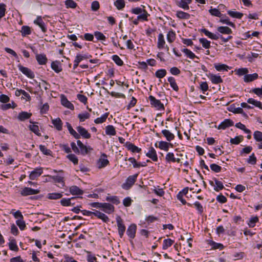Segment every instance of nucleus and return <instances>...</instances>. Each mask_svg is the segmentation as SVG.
<instances>
[{
    "label": "nucleus",
    "instance_id": "9",
    "mask_svg": "<svg viewBox=\"0 0 262 262\" xmlns=\"http://www.w3.org/2000/svg\"><path fill=\"white\" fill-rule=\"evenodd\" d=\"M137 230V226L135 224H132L127 229L126 234L130 239H133L135 237Z\"/></svg>",
    "mask_w": 262,
    "mask_h": 262
},
{
    "label": "nucleus",
    "instance_id": "1",
    "mask_svg": "<svg viewBox=\"0 0 262 262\" xmlns=\"http://www.w3.org/2000/svg\"><path fill=\"white\" fill-rule=\"evenodd\" d=\"M131 12L134 14L138 15V20H142L143 21L148 20V16H149V14L144 9L136 7L133 8L131 10Z\"/></svg>",
    "mask_w": 262,
    "mask_h": 262
},
{
    "label": "nucleus",
    "instance_id": "41",
    "mask_svg": "<svg viewBox=\"0 0 262 262\" xmlns=\"http://www.w3.org/2000/svg\"><path fill=\"white\" fill-rule=\"evenodd\" d=\"M227 13L230 16L238 19H241L243 16V14L242 13L236 11H233L231 10L228 11Z\"/></svg>",
    "mask_w": 262,
    "mask_h": 262
},
{
    "label": "nucleus",
    "instance_id": "27",
    "mask_svg": "<svg viewBox=\"0 0 262 262\" xmlns=\"http://www.w3.org/2000/svg\"><path fill=\"white\" fill-rule=\"evenodd\" d=\"M258 77V75L257 73H254L252 74H247L245 75L244 80V81L246 82H250L257 79Z\"/></svg>",
    "mask_w": 262,
    "mask_h": 262
},
{
    "label": "nucleus",
    "instance_id": "36",
    "mask_svg": "<svg viewBox=\"0 0 262 262\" xmlns=\"http://www.w3.org/2000/svg\"><path fill=\"white\" fill-rule=\"evenodd\" d=\"M220 18L221 19L220 20V21L223 24H225L232 27H235V24H233L232 22L230 21L228 17H227L225 15L223 14V16Z\"/></svg>",
    "mask_w": 262,
    "mask_h": 262
},
{
    "label": "nucleus",
    "instance_id": "17",
    "mask_svg": "<svg viewBox=\"0 0 262 262\" xmlns=\"http://www.w3.org/2000/svg\"><path fill=\"white\" fill-rule=\"evenodd\" d=\"M77 132L83 138L85 139H90L91 137V134L84 127L79 126L76 128Z\"/></svg>",
    "mask_w": 262,
    "mask_h": 262
},
{
    "label": "nucleus",
    "instance_id": "49",
    "mask_svg": "<svg viewBox=\"0 0 262 262\" xmlns=\"http://www.w3.org/2000/svg\"><path fill=\"white\" fill-rule=\"evenodd\" d=\"M64 4L67 8L74 9L77 6V4L73 0H66Z\"/></svg>",
    "mask_w": 262,
    "mask_h": 262
},
{
    "label": "nucleus",
    "instance_id": "64",
    "mask_svg": "<svg viewBox=\"0 0 262 262\" xmlns=\"http://www.w3.org/2000/svg\"><path fill=\"white\" fill-rule=\"evenodd\" d=\"M250 92L253 93L258 96L262 98V88L253 89L250 91Z\"/></svg>",
    "mask_w": 262,
    "mask_h": 262
},
{
    "label": "nucleus",
    "instance_id": "48",
    "mask_svg": "<svg viewBox=\"0 0 262 262\" xmlns=\"http://www.w3.org/2000/svg\"><path fill=\"white\" fill-rule=\"evenodd\" d=\"M114 5L118 10H122L124 8L125 4L124 0H116L114 2Z\"/></svg>",
    "mask_w": 262,
    "mask_h": 262
},
{
    "label": "nucleus",
    "instance_id": "39",
    "mask_svg": "<svg viewBox=\"0 0 262 262\" xmlns=\"http://www.w3.org/2000/svg\"><path fill=\"white\" fill-rule=\"evenodd\" d=\"M168 81L169 82L171 87L176 91L179 90V87L173 77H169L168 78Z\"/></svg>",
    "mask_w": 262,
    "mask_h": 262
},
{
    "label": "nucleus",
    "instance_id": "45",
    "mask_svg": "<svg viewBox=\"0 0 262 262\" xmlns=\"http://www.w3.org/2000/svg\"><path fill=\"white\" fill-rule=\"evenodd\" d=\"M209 12L212 16L221 17L223 16V14L221 13V12L219 10V9L216 8H212V7L209 10Z\"/></svg>",
    "mask_w": 262,
    "mask_h": 262
},
{
    "label": "nucleus",
    "instance_id": "29",
    "mask_svg": "<svg viewBox=\"0 0 262 262\" xmlns=\"http://www.w3.org/2000/svg\"><path fill=\"white\" fill-rule=\"evenodd\" d=\"M217 30L222 34H230L232 31L228 27L220 26L217 28Z\"/></svg>",
    "mask_w": 262,
    "mask_h": 262
},
{
    "label": "nucleus",
    "instance_id": "6",
    "mask_svg": "<svg viewBox=\"0 0 262 262\" xmlns=\"http://www.w3.org/2000/svg\"><path fill=\"white\" fill-rule=\"evenodd\" d=\"M18 68L20 71H21L24 74L27 76L28 77L33 79L34 78L35 75L34 73L29 68L25 67L19 64L18 65Z\"/></svg>",
    "mask_w": 262,
    "mask_h": 262
},
{
    "label": "nucleus",
    "instance_id": "24",
    "mask_svg": "<svg viewBox=\"0 0 262 262\" xmlns=\"http://www.w3.org/2000/svg\"><path fill=\"white\" fill-rule=\"evenodd\" d=\"M69 191L72 195H81L83 193V191L75 185L70 187Z\"/></svg>",
    "mask_w": 262,
    "mask_h": 262
},
{
    "label": "nucleus",
    "instance_id": "44",
    "mask_svg": "<svg viewBox=\"0 0 262 262\" xmlns=\"http://www.w3.org/2000/svg\"><path fill=\"white\" fill-rule=\"evenodd\" d=\"M182 51L188 57L191 59H193L194 58H199L193 52L187 48L182 49Z\"/></svg>",
    "mask_w": 262,
    "mask_h": 262
},
{
    "label": "nucleus",
    "instance_id": "3",
    "mask_svg": "<svg viewBox=\"0 0 262 262\" xmlns=\"http://www.w3.org/2000/svg\"><path fill=\"white\" fill-rule=\"evenodd\" d=\"M117 225L118 227V232L120 237L122 238L126 230V227L124 224V221L120 216L117 215L116 218Z\"/></svg>",
    "mask_w": 262,
    "mask_h": 262
},
{
    "label": "nucleus",
    "instance_id": "34",
    "mask_svg": "<svg viewBox=\"0 0 262 262\" xmlns=\"http://www.w3.org/2000/svg\"><path fill=\"white\" fill-rule=\"evenodd\" d=\"M9 248L11 250L14 251H17L18 250V246L16 244V240L14 238L10 239V242L8 243Z\"/></svg>",
    "mask_w": 262,
    "mask_h": 262
},
{
    "label": "nucleus",
    "instance_id": "62",
    "mask_svg": "<svg viewBox=\"0 0 262 262\" xmlns=\"http://www.w3.org/2000/svg\"><path fill=\"white\" fill-rule=\"evenodd\" d=\"M254 138L256 141H262V132L260 131H255L253 134Z\"/></svg>",
    "mask_w": 262,
    "mask_h": 262
},
{
    "label": "nucleus",
    "instance_id": "25",
    "mask_svg": "<svg viewBox=\"0 0 262 262\" xmlns=\"http://www.w3.org/2000/svg\"><path fill=\"white\" fill-rule=\"evenodd\" d=\"M52 124L58 130H61L62 129V122L60 118H57L52 120Z\"/></svg>",
    "mask_w": 262,
    "mask_h": 262
},
{
    "label": "nucleus",
    "instance_id": "22",
    "mask_svg": "<svg viewBox=\"0 0 262 262\" xmlns=\"http://www.w3.org/2000/svg\"><path fill=\"white\" fill-rule=\"evenodd\" d=\"M165 160L167 162H175L180 163L181 161L180 159L176 158L172 152H168L165 157Z\"/></svg>",
    "mask_w": 262,
    "mask_h": 262
},
{
    "label": "nucleus",
    "instance_id": "8",
    "mask_svg": "<svg viewBox=\"0 0 262 262\" xmlns=\"http://www.w3.org/2000/svg\"><path fill=\"white\" fill-rule=\"evenodd\" d=\"M77 143L79 147L80 153L82 155H85L89 151L93 150L91 147L84 145L80 140H78Z\"/></svg>",
    "mask_w": 262,
    "mask_h": 262
},
{
    "label": "nucleus",
    "instance_id": "10",
    "mask_svg": "<svg viewBox=\"0 0 262 262\" xmlns=\"http://www.w3.org/2000/svg\"><path fill=\"white\" fill-rule=\"evenodd\" d=\"M38 189H34L30 187H25L20 192L23 196H27L32 194H36L39 193Z\"/></svg>",
    "mask_w": 262,
    "mask_h": 262
},
{
    "label": "nucleus",
    "instance_id": "63",
    "mask_svg": "<svg viewBox=\"0 0 262 262\" xmlns=\"http://www.w3.org/2000/svg\"><path fill=\"white\" fill-rule=\"evenodd\" d=\"M94 35L97 40H105L106 39V37L104 34L99 31L95 32Z\"/></svg>",
    "mask_w": 262,
    "mask_h": 262
},
{
    "label": "nucleus",
    "instance_id": "30",
    "mask_svg": "<svg viewBox=\"0 0 262 262\" xmlns=\"http://www.w3.org/2000/svg\"><path fill=\"white\" fill-rule=\"evenodd\" d=\"M192 2V0H181L178 4V6L184 10H188L189 7L188 6Z\"/></svg>",
    "mask_w": 262,
    "mask_h": 262
},
{
    "label": "nucleus",
    "instance_id": "4",
    "mask_svg": "<svg viewBox=\"0 0 262 262\" xmlns=\"http://www.w3.org/2000/svg\"><path fill=\"white\" fill-rule=\"evenodd\" d=\"M138 174L129 176L125 183L122 185V188L125 190L129 189L136 181Z\"/></svg>",
    "mask_w": 262,
    "mask_h": 262
},
{
    "label": "nucleus",
    "instance_id": "52",
    "mask_svg": "<svg viewBox=\"0 0 262 262\" xmlns=\"http://www.w3.org/2000/svg\"><path fill=\"white\" fill-rule=\"evenodd\" d=\"M166 73L165 69H160L156 72L155 76L158 78H162L165 76Z\"/></svg>",
    "mask_w": 262,
    "mask_h": 262
},
{
    "label": "nucleus",
    "instance_id": "26",
    "mask_svg": "<svg viewBox=\"0 0 262 262\" xmlns=\"http://www.w3.org/2000/svg\"><path fill=\"white\" fill-rule=\"evenodd\" d=\"M32 116V114L27 112H21L19 113L17 118L20 121H23L25 120L29 119Z\"/></svg>",
    "mask_w": 262,
    "mask_h": 262
},
{
    "label": "nucleus",
    "instance_id": "13",
    "mask_svg": "<svg viewBox=\"0 0 262 262\" xmlns=\"http://www.w3.org/2000/svg\"><path fill=\"white\" fill-rule=\"evenodd\" d=\"M43 173V170L41 167L36 168L31 171L29 175V178L31 180H35L39 177Z\"/></svg>",
    "mask_w": 262,
    "mask_h": 262
},
{
    "label": "nucleus",
    "instance_id": "31",
    "mask_svg": "<svg viewBox=\"0 0 262 262\" xmlns=\"http://www.w3.org/2000/svg\"><path fill=\"white\" fill-rule=\"evenodd\" d=\"M165 41L164 38V35L160 33L158 35L157 47L159 49H162L164 48Z\"/></svg>",
    "mask_w": 262,
    "mask_h": 262
},
{
    "label": "nucleus",
    "instance_id": "5",
    "mask_svg": "<svg viewBox=\"0 0 262 262\" xmlns=\"http://www.w3.org/2000/svg\"><path fill=\"white\" fill-rule=\"evenodd\" d=\"M148 98L151 106L156 107L157 110H164L163 104L159 100L156 99L151 95L149 96Z\"/></svg>",
    "mask_w": 262,
    "mask_h": 262
},
{
    "label": "nucleus",
    "instance_id": "11",
    "mask_svg": "<svg viewBox=\"0 0 262 262\" xmlns=\"http://www.w3.org/2000/svg\"><path fill=\"white\" fill-rule=\"evenodd\" d=\"M60 98L61 103L63 106L71 110H73L74 109V105L68 100L64 95H61Z\"/></svg>",
    "mask_w": 262,
    "mask_h": 262
},
{
    "label": "nucleus",
    "instance_id": "56",
    "mask_svg": "<svg viewBox=\"0 0 262 262\" xmlns=\"http://www.w3.org/2000/svg\"><path fill=\"white\" fill-rule=\"evenodd\" d=\"M21 33L23 36L30 34L31 33L30 28L27 26H23L21 27Z\"/></svg>",
    "mask_w": 262,
    "mask_h": 262
},
{
    "label": "nucleus",
    "instance_id": "32",
    "mask_svg": "<svg viewBox=\"0 0 262 262\" xmlns=\"http://www.w3.org/2000/svg\"><path fill=\"white\" fill-rule=\"evenodd\" d=\"M105 200L106 201L111 202L115 205H118L120 203L118 197L117 196L108 195L106 197Z\"/></svg>",
    "mask_w": 262,
    "mask_h": 262
},
{
    "label": "nucleus",
    "instance_id": "38",
    "mask_svg": "<svg viewBox=\"0 0 262 262\" xmlns=\"http://www.w3.org/2000/svg\"><path fill=\"white\" fill-rule=\"evenodd\" d=\"M62 192L48 193L47 198L50 200H57L62 197Z\"/></svg>",
    "mask_w": 262,
    "mask_h": 262
},
{
    "label": "nucleus",
    "instance_id": "16",
    "mask_svg": "<svg viewBox=\"0 0 262 262\" xmlns=\"http://www.w3.org/2000/svg\"><path fill=\"white\" fill-rule=\"evenodd\" d=\"M34 23L38 25L43 32L45 33L47 31V29L46 26L42 20L41 16H37V18L34 21Z\"/></svg>",
    "mask_w": 262,
    "mask_h": 262
},
{
    "label": "nucleus",
    "instance_id": "40",
    "mask_svg": "<svg viewBox=\"0 0 262 262\" xmlns=\"http://www.w3.org/2000/svg\"><path fill=\"white\" fill-rule=\"evenodd\" d=\"M176 39V33L172 30H170L167 34V39L169 43H171L174 41Z\"/></svg>",
    "mask_w": 262,
    "mask_h": 262
},
{
    "label": "nucleus",
    "instance_id": "42",
    "mask_svg": "<svg viewBox=\"0 0 262 262\" xmlns=\"http://www.w3.org/2000/svg\"><path fill=\"white\" fill-rule=\"evenodd\" d=\"M215 69L218 71H227L228 69H230L231 67L225 64H214Z\"/></svg>",
    "mask_w": 262,
    "mask_h": 262
},
{
    "label": "nucleus",
    "instance_id": "20",
    "mask_svg": "<svg viewBox=\"0 0 262 262\" xmlns=\"http://www.w3.org/2000/svg\"><path fill=\"white\" fill-rule=\"evenodd\" d=\"M125 146L128 150H130L133 152H140L141 149L135 146L134 144L130 142H126L125 144Z\"/></svg>",
    "mask_w": 262,
    "mask_h": 262
},
{
    "label": "nucleus",
    "instance_id": "51",
    "mask_svg": "<svg viewBox=\"0 0 262 262\" xmlns=\"http://www.w3.org/2000/svg\"><path fill=\"white\" fill-rule=\"evenodd\" d=\"M173 243L174 241L170 238L164 239L163 244V249L164 250L167 249L168 247H170Z\"/></svg>",
    "mask_w": 262,
    "mask_h": 262
},
{
    "label": "nucleus",
    "instance_id": "50",
    "mask_svg": "<svg viewBox=\"0 0 262 262\" xmlns=\"http://www.w3.org/2000/svg\"><path fill=\"white\" fill-rule=\"evenodd\" d=\"M199 41L205 49H209L210 47V41L207 39L201 38L199 39Z\"/></svg>",
    "mask_w": 262,
    "mask_h": 262
},
{
    "label": "nucleus",
    "instance_id": "33",
    "mask_svg": "<svg viewBox=\"0 0 262 262\" xmlns=\"http://www.w3.org/2000/svg\"><path fill=\"white\" fill-rule=\"evenodd\" d=\"M105 133L107 135L115 136L116 134V132L113 125H108L105 127Z\"/></svg>",
    "mask_w": 262,
    "mask_h": 262
},
{
    "label": "nucleus",
    "instance_id": "54",
    "mask_svg": "<svg viewBox=\"0 0 262 262\" xmlns=\"http://www.w3.org/2000/svg\"><path fill=\"white\" fill-rule=\"evenodd\" d=\"M209 244L214 249H219L220 250H222L224 248V246L223 244L215 243V242L212 241H210Z\"/></svg>",
    "mask_w": 262,
    "mask_h": 262
},
{
    "label": "nucleus",
    "instance_id": "46",
    "mask_svg": "<svg viewBox=\"0 0 262 262\" xmlns=\"http://www.w3.org/2000/svg\"><path fill=\"white\" fill-rule=\"evenodd\" d=\"M91 57V55L88 54H77L75 57V59L77 61L80 63L82 60L84 59H87Z\"/></svg>",
    "mask_w": 262,
    "mask_h": 262
},
{
    "label": "nucleus",
    "instance_id": "21",
    "mask_svg": "<svg viewBox=\"0 0 262 262\" xmlns=\"http://www.w3.org/2000/svg\"><path fill=\"white\" fill-rule=\"evenodd\" d=\"M76 198L72 197L71 198H63L60 200L61 205L63 206H70L75 205V203H72V201L75 199Z\"/></svg>",
    "mask_w": 262,
    "mask_h": 262
},
{
    "label": "nucleus",
    "instance_id": "61",
    "mask_svg": "<svg viewBox=\"0 0 262 262\" xmlns=\"http://www.w3.org/2000/svg\"><path fill=\"white\" fill-rule=\"evenodd\" d=\"M67 158L71 162H72L74 164H77L78 163V159L77 157L73 154H69L67 156Z\"/></svg>",
    "mask_w": 262,
    "mask_h": 262
},
{
    "label": "nucleus",
    "instance_id": "28",
    "mask_svg": "<svg viewBox=\"0 0 262 262\" xmlns=\"http://www.w3.org/2000/svg\"><path fill=\"white\" fill-rule=\"evenodd\" d=\"M162 133L168 141L170 142L174 138V135L168 130L163 129Z\"/></svg>",
    "mask_w": 262,
    "mask_h": 262
},
{
    "label": "nucleus",
    "instance_id": "15",
    "mask_svg": "<svg viewBox=\"0 0 262 262\" xmlns=\"http://www.w3.org/2000/svg\"><path fill=\"white\" fill-rule=\"evenodd\" d=\"M234 124L233 121L229 119H225L221 124L218 126L217 128L219 129H225L227 127L232 126Z\"/></svg>",
    "mask_w": 262,
    "mask_h": 262
},
{
    "label": "nucleus",
    "instance_id": "14",
    "mask_svg": "<svg viewBox=\"0 0 262 262\" xmlns=\"http://www.w3.org/2000/svg\"><path fill=\"white\" fill-rule=\"evenodd\" d=\"M207 76L210 79L211 82L213 84H216L223 82V79L219 75L209 73L207 75Z\"/></svg>",
    "mask_w": 262,
    "mask_h": 262
},
{
    "label": "nucleus",
    "instance_id": "53",
    "mask_svg": "<svg viewBox=\"0 0 262 262\" xmlns=\"http://www.w3.org/2000/svg\"><path fill=\"white\" fill-rule=\"evenodd\" d=\"M169 143H168V142L162 141L159 142L158 147L161 149L164 150L165 151H168L169 149Z\"/></svg>",
    "mask_w": 262,
    "mask_h": 262
},
{
    "label": "nucleus",
    "instance_id": "18",
    "mask_svg": "<svg viewBox=\"0 0 262 262\" xmlns=\"http://www.w3.org/2000/svg\"><path fill=\"white\" fill-rule=\"evenodd\" d=\"M146 156L154 161L156 162L158 161L157 152L153 147H150L149 148L148 151L146 154Z\"/></svg>",
    "mask_w": 262,
    "mask_h": 262
},
{
    "label": "nucleus",
    "instance_id": "19",
    "mask_svg": "<svg viewBox=\"0 0 262 262\" xmlns=\"http://www.w3.org/2000/svg\"><path fill=\"white\" fill-rule=\"evenodd\" d=\"M93 215L97 217L98 219L102 220L105 223H107L110 221L108 217L104 213L99 211L95 210V211L93 212Z\"/></svg>",
    "mask_w": 262,
    "mask_h": 262
},
{
    "label": "nucleus",
    "instance_id": "2",
    "mask_svg": "<svg viewBox=\"0 0 262 262\" xmlns=\"http://www.w3.org/2000/svg\"><path fill=\"white\" fill-rule=\"evenodd\" d=\"M201 32L204 33L206 36H208L209 38L212 39L217 40L220 38L224 42H228L230 39H231L232 38V36H228L227 37L225 38L223 37L222 35L213 34L205 28L202 29L201 30Z\"/></svg>",
    "mask_w": 262,
    "mask_h": 262
},
{
    "label": "nucleus",
    "instance_id": "12",
    "mask_svg": "<svg viewBox=\"0 0 262 262\" xmlns=\"http://www.w3.org/2000/svg\"><path fill=\"white\" fill-rule=\"evenodd\" d=\"M101 209L104 212L110 214L114 212L115 207L113 205L110 203H102Z\"/></svg>",
    "mask_w": 262,
    "mask_h": 262
},
{
    "label": "nucleus",
    "instance_id": "60",
    "mask_svg": "<svg viewBox=\"0 0 262 262\" xmlns=\"http://www.w3.org/2000/svg\"><path fill=\"white\" fill-rule=\"evenodd\" d=\"M112 59L115 62V63L119 66H122L123 64V61L117 55H113L112 56Z\"/></svg>",
    "mask_w": 262,
    "mask_h": 262
},
{
    "label": "nucleus",
    "instance_id": "37",
    "mask_svg": "<svg viewBox=\"0 0 262 262\" xmlns=\"http://www.w3.org/2000/svg\"><path fill=\"white\" fill-rule=\"evenodd\" d=\"M60 62L58 61H53L51 63L52 69L56 73H59L62 71V69L59 66Z\"/></svg>",
    "mask_w": 262,
    "mask_h": 262
},
{
    "label": "nucleus",
    "instance_id": "23",
    "mask_svg": "<svg viewBox=\"0 0 262 262\" xmlns=\"http://www.w3.org/2000/svg\"><path fill=\"white\" fill-rule=\"evenodd\" d=\"M36 59L40 65L45 64L48 60L46 55L43 54H37L36 55Z\"/></svg>",
    "mask_w": 262,
    "mask_h": 262
},
{
    "label": "nucleus",
    "instance_id": "59",
    "mask_svg": "<svg viewBox=\"0 0 262 262\" xmlns=\"http://www.w3.org/2000/svg\"><path fill=\"white\" fill-rule=\"evenodd\" d=\"M39 149L45 155H51L52 151L50 149H48L45 145H40Z\"/></svg>",
    "mask_w": 262,
    "mask_h": 262
},
{
    "label": "nucleus",
    "instance_id": "58",
    "mask_svg": "<svg viewBox=\"0 0 262 262\" xmlns=\"http://www.w3.org/2000/svg\"><path fill=\"white\" fill-rule=\"evenodd\" d=\"M51 179L54 181L55 182L61 183L62 186H64V183L63 182V177L60 176H51Z\"/></svg>",
    "mask_w": 262,
    "mask_h": 262
},
{
    "label": "nucleus",
    "instance_id": "55",
    "mask_svg": "<svg viewBox=\"0 0 262 262\" xmlns=\"http://www.w3.org/2000/svg\"><path fill=\"white\" fill-rule=\"evenodd\" d=\"M107 117H108V114L105 113V114H103L101 117L97 118L96 119H95L94 122L96 124L103 123L105 121Z\"/></svg>",
    "mask_w": 262,
    "mask_h": 262
},
{
    "label": "nucleus",
    "instance_id": "35",
    "mask_svg": "<svg viewBox=\"0 0 262 262\" xmlns=\"http://www.w3.org/2000/svg\"><path fill=\"white\" fill-rule=\"evenodd\" d=\"M247 102L258 107L260 110H262V103L260 101L256 100L253 98H249L247 100Z\"/></svg>",
    "mask_w": 262,
    "mask_h": 262
},
{
    "label": "nucleus",
    "instance_id": "57",
    "mask_svg": "<svg viewBox=\"0 0 262 262\" xmlns=\"http://www.w3.org/2000/svg\"><path fill=\"white\" fill-rule=\"evenodd\" d=\"M214 181L215 184V187H214V189L216 191H219L223 189L224 186L222 182L219 181L216 179H214Z\"/></svg>",
    "mask_w": 262,
    "mask_h": 262
},
{
    "label": "nucleus",
    "instance_id": "43",
    "mask_svg": "<svg viewBox=\"0 0 262 262\" xmlns=\"http://www.w3.org/2000/svg\"><path fill=\"white\" fill-rule=\"evenodd\" d=\"M177 16L180 19H188L190 18V14L182 11H179L177 12Z\"/></svg>",
    "mask_w": 262,
    "mask_h": 262
},
{
    "label": "nucleus",
    "instance_id": "47",
    "mask_svg": "<svg viewBox=\"0 0 262 262\" xmlns=\"http://www.w3.org/2000/svg\"><path fill=\"white\" fill-rule=\"evenodd\" d=\"M243 136H236L234 138H231L230 142L231 144L237 145L243 140Z\"/></svg>",
    "mask_w": 262,
    "mask_h": 262
},
{
    "label": "nucleus",
    "instance_id": "7",
    "mask_svg": "<svg viewBox=\"0 0 262 262\" xmlns=\"http://www.w3.org/2000/svg\"><path fill=\"white\" fill-rule=\"evenodd\" d=\"M107 156L105 154H102L98 161L97 166L99 168H102L109 164V161L106 159Z\"/></svg>",
    "mask_w": 262,
    "mask_h": 262
}]
</instances>
